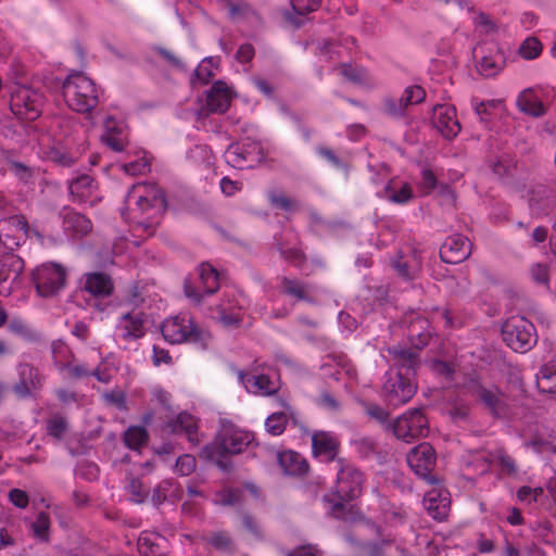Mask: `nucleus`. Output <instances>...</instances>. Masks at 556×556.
<instances>
[{
	"label": "nucleus",
	"instance_id": "dca6fc26",
	"mask_svg": "<svg viewBox=\"0 0 556 556\" xmlns=\"http://www.w3.org/2000/svg\"><path fill=\"white\" fill-rule=\"evenodd\" d=\"M476 395L494 418L503 419L508 417L510 408L506 395L497 388L488 389L479 386L476 390Z\"/></svg>",
	"mask_w": 556,
	"mask_h": 556
},
{
	"label": "nucleus",
	"instance_id": "de8ad7c7",
	"mask_svg": "<svg viewBox=\"0 0 556 556\" xmlns=\"http://www.w3.org/2000/svg\"><path fill=\"white\" fill-rule=\"evenodd\" d=\"M291 5L294 13L303 17L318 9L319 0H291Z\"/></svg>",
	"mask_w": 556,
	"mask_h": 556
},
{
	"label": "nucleus",
	"instance_id": "39448f33",
	"mask_svg": "<svg viewBox=\"0 0 556 556\" xmlns=\"http://www.w3.org/2000/svg\"><path fill=\"white\" fill-rule=\"evenodd\" d=\"M66 278V268L53 262L43 263L30 273L37 293L43 298L56 295L65 287Z\"/></svg>",
	"mask_w": 556,
	"mask_h": 556
},
{
	"label": "nucleus",
	"instance_id": "8fccbe9b",
	"mask_svg": "<svg viewBox=\"0 0 556 556\" xmlns=\"http://www.w3.org/2000/svg\"><path fill=\"white\" fill-rule=\"evenodd\" d=\"M50 159L55 164H59L64 167H70L76 162V156L67 151H63L61 149H53L50 152Z\"/></svg>",
	"mask_w": 556,
	"mask_h": 556
},
{
	"label": "nucleus",
	"instance_id": "c756f323",
	"mask_svg": "<svg viewBox=\"0 0 556 556\" xmlns=\"http://www.w3.org/2000/svg\"><path fill=\"white\" fill-rule=\"evenodd\" d=\"M281 292L286 295L293 296L298 301L313 303L314 300L308 293V286L298 279L282 277Z\"/></svg>",
	"mask_w": 556,
	"mask_h": 556
},
{
	"label": "nucleus",
	"instance_id": "c85d7f7f",
	"mask_svg": "<svg viewBox=\"0 0 556 556\" xmlns=\"http://www.w3.org/2000/svg\"><path fill=\"white\" fill-rule=\"evenodd\" d=\"M424 505L428 514L438 521H443L448 515L450 503L435 492H429L424 497Z\"/></svg>",
	"mask_w": 556,
	"mask_h": 556
},
{
	"label": "nucleus",
	"instance_id": "c03bdc74",
	"mask_svg": "<svg viewBox=\"0 0 556 556\" xmlns=\"http://www.w3.org/2000/svg\"><path fill=\"white\" fill-rule=\"evenodd\" d=\"M50 528V518L48 514L41 511L37 515L36 520L31 523V530L36 538L41 541H48Z\"/></svg>",
	"mask_w": 556,
	"mask_h": 556
},
{
	"label": "nucleus",
	"instance_id": "603ef678",
	"mask_svg": "<svg viewBox=\"0 0 556 556\" xmlns=\"http://www.w3.org/2000/svg\"><path fill=\"white\" fill-rule=\"evenodd\" d=\"M8 163L10 165V169L21 181L25 184L29 181L33 172L28 166H26L24 163L12 160H8Z\"/></svg>",
	"mask_w": 556,
	"mask_h": 556
},
{
	"label": "nucleus",
	"instance_id": "a19ab883",
	"mask_svg": "<svg viewBox=\"0 0 556 556\" xmlns=\"http://www.w3.org/2000/svg\"><path fill=\"white\" fill-rule=\"evenodd\" d=\"M287 422L288 417L285 413H274L267 417L265 427L270 434L280 435L286 430Z\"/></svg>",
	"mask_w": 556,
	"mask_h": 556
},
{
	"label": "nucleus",
	"instance_id": "09e8293b",
	"mask_svg": "<svg viewBox=\"0 0 556 556\" xmlns=\"http://www.w3.org/2000/svg\"><path fill=\"white\" fill-rule=\"evenodd\" d=\"M391 188L388 185L386 187V192L388 193V199L397 204H404L408 202L413 198L412 188L408 185H404L399 191L391 192Z\"/></svg>",
	"mask_w": 556,
	"mask_h": 556
},
{
	"label": "nucleus",
	"instance_id": "f03ea898",
	"mask_svg": "<svg viewBox=\"0 0 556 556\" xmlns=\"http://www.w3.org/2000/svg\"><path fill=\"white\" fill-rule=\"evenodd\" d=\"M253 439L252 433L236 428L229 420L222 419L220 429L214 440L201 448L199 456L204 460L214 462L220 470L230 472L233 465L229 456L242 453Z\"/></svg>",
	"mask_w": 556,
	"mask_h": 556
},
{
	"label": "nucleus",
	"instance_id": "f704fd0d",
	"mask_svg": "<svg viewBox=\"0 0 556 556\" xmlns=\"http://www.w3.org/2000/svg\"><path fill=\"white\" fill-rule=\"evenodd\" d=\"M123 440L128 448L139 451L141 447L148 444L149 433L146 428L141 426H130L124 432Z\"/></svg>",
	"mask_w": 556,
	"mask_h": 556
},
{
	"label": "nucleus",
	"instance_id": "5701e85b",
	"mask_svg": "<svg viewBox=\"0 0 556 556\" xmlns=\"http://www.w3.org/2000/svg\"><path fill=\"white\" fill-rule=\"evenodd\" d=\"M113 281L104 273H89L86 275L84 289L93 296H108L113 292Z\"/></svg>",
	"mask_w": 556,
	"mask_h": 556
},
{
	"label": "nucleus",
	"instance_id": "20e7f679",
	"mask_svg": "<svg viewBox=\"0 0 556 556\" xmlns=\"http://www.w3.org/2000/svg\"><path fill=\"white\" fill-rule=\"evenodd\" d=\"M502 337L507 346L519 353L530 351L538 341L534 325L519 315L511 316L503 323Z\"/></svg>",
	"mask_w": 556,
	"mask_h": 556
},
{
	"label": "nucleus",
	"instance_id": "9b49d317",
	"mask_svg": "<svg viewBox=\"0 0 556 556\" xmlns=\"http://www.w3.org/2000/svg\"><path fill=\"white\" fill-rule=\"evenodd\" d=\"M401 326L407 331V339L417 351L429 344L432 338V330L427 318L420 314L410 312L401 320Z\"/></svg>",
	"mask_w": 556,
	"mask_h": 556
},
{
	"label": "nucleus",
	"instance_id": "680f3d73",
	"mask_svg": "<svg viewBox=\"0 0 556 556\" xmlns=\"http://www.w3.org/2000/svg\"><path fill=\"white\" fill-rule=\"evenodd\" d=\"M155 51L164 59L166 60L173 67L178 70H185V64L181 62L180 59H178L173 52L169 50L157 47L155 48Z\"/></svg>",
	"mask_w": 556,
	"mask_h": 556
},
{
	"label": "nucleus",
	"instance_id": "69168bd1",
	"mask_svg": "<svg viewBox=\"0 0 556 556\" xmlns=\"http://www.w3.org/2000/svg\"><path fill=\"white\" fill-rule=\"evenodd\" d=\"M10 501L18 508H25L28 505L26 492L20 489H13L9 493Z\"/></svg>",
	"mask_w": 556,
	"mask_h": 556
},
{
	"label": "nucleus",
	"instance_id": "e2e57ef3",
	"mask_svg": "<svg viewBox=\"0 0 556 556\" xmlns=\"http://www.w3.org/2000/svg\"><path fill=\"white\" fill-rule=\"evenodd\" d=\"M341 74L352 83H361L363 80L362 71L350 64L341 65Z\"/></svg>",
	"mask_w": 556,
	"mask_h": 556
},
{
	"label": "nucleus",
	"instance_id": "338daca9",
	"mask_svg": "<svg viewBox=\"0 0 556 556\" xmlns=\"http://www.w3.org/2000/svg\"><path fill=\"white\" fill-rule=\"evenodd\" d=\"M531 275L533 279L539 283H547L548 282V270L545 265L535 264L531 269Z\"/></svg>",
	"mask_w": 556,
	"mask_h": 556
},
{
	"label": "nucleus",
	"instance_id": "b1692460",
	"mask_svg": "<svg viewBox=\"0 0 556 556\" xmlns=\"http://www.w3.org/2000/svg\"><path fill=\"white\" fill-rule=\"evenodd\" d=\"M137 205L142 212L151 208L155 215H161L167 207L165 192L160 188H152L147 195L138 198Z\"/></svg>",
	"mask_w": 556,
	"mask_h": 556
},
{
	"label": "nucleus",
	"instance_id": "37998d69",
	"mask_svg": "<svg viewBox=\"0 0 556 556\" xmlns=\"http://www.w3.org/2000/svg\"><path fill=\"white\" fill-rule=\"evenodd\" d=\"M126 489L131 496V501L136 504H142L148 498L149 492L138 478L131 477Z\"/></svg>",
	"mask_w": 556,
	"mask_h": 556
},
{
	"label": "nucleus",
	"instance_id": "2f4dec72",
	"mask_svg": "<svg viewBox=\"0 0 556 556\" xmlns=\"http://www.w3.org/2000/svg\"><path fill=\"white\" fill-rule=\"evenodd\" d=\"M199 277L205 295H212L218 291L219 274L210 263L204 262L199 266Z\"/></svg>",
	"mask_w": 556,
	"mask_h": 556
},
{
	"label": "nucleus",
	"instance_id": "864d4df0",
	"mask_svg": "<svg viewBox=\"0 0 556 556\" xmlns=\"http://www.w3.org/2000/svg\"><path fill=\"white\" fill-rule=\"evenodd\" d=\"M365 410L367 415L377 420L380 424H386L389 419V413L382 408L381 406L372 403H365L364 404Z\"/></svg>",
	"mask_w": 556,
	"mask_h": 556
},
{
	"label": "nucleus",
	"instance_id": "7ed1b4c3",
	"mask_svg": "<svg viewBox=\"0 0 556 556\" xmlns=\"http://www.w3.org/2000/svg\"><path fill=\"white\" fill-rule=\"evenodd\" d=\"M62 88L66 102L76 112L88 113L98 104L93 81L81 73L71 74Z\"/></svg>",
	"mask_w": 556,
	"mask_h": 556
},
{
	"label": "nucleus",
	"instance_id": "5fc2aeb1",
	"mask_svg": "<svg viewBox=\"0 0 556 556\" xmlns=\"http://www.w3.org/2000/svg\"><path fill=\"white\" fill-rule=\"evenodd\" d=\"M317 153L324 157L325 160H327L330 164H332L336 168H339V169H344V170H348L349 169V166L343 162L341 161L336 154L334 152L327 148V147H318L317 148Z\"/></svg>",
	"mask_w": 556,
	"mask_h": 556
},
{
	"label": "nucleus",
	"instance_id": "aec40b11",
	"mask_svg": "<svg viewBox=\"0 0 556 556\" xmlns=\"http://www.w3.org/2000/svg\"><path fill=\"white\" fill-rule=\"evenodd\" d=\"M25 263L14 253H5L0 256V285L8 281L15 282L23 273Z\"/></svg>",
	"mask_w": 556,
	"mask_h": 556
},
{
	"label": "nucleus",
	"instance_id": "bf43d9fd",
	"mask_svg": "<svg viewBox=\"0 0 556 556\" xmlns=\"http://www.w3.org/2000/svg\"><path fill=\"white\" fill-rule=\"evenodd\" d=\"M184 293L197 305L202 302L203 294L199 292L189 278H186L184 281Z\"/></svg>",
	"mask_w": 556,
	"mask_h": 556
},
{
	"label": "nucleus",
	"instance_id": "6ab92c4d",
	"mask_svg": "<svg viewBox=\"0 0 556 556\" xmlns=\"http://www.w3.org/2000/svg\"><path fill=\"white\" fill-rule=\"evenodd\" d=\"M167 428L173 433H185L192 445L200 443L198 421L194 416L187 412L179 413L175 419L168 421Z\"/></svg>",
	"mask_w": 556,
	"mask_h": 556
},
{
	"label": "nucleus",
	"instance_id": "052dcab7",
	"mask_svg": "<svg viewBox=\"0 0 556 556\" xmlns=\"http://www.w3.org/2000/svg\"><path fill=\"white\" fill-rule=\"evenodd\" d=\"M357 451L363 457H369L376 452V443L370 438H363L356 442Z\"/></svg>",
	"mask_w": 556,
	"mask_h": 556
},
{
	"label": "nucleus",
	"instance_id": "774afa93",
	"mask_svg": "<svg viewBox=\"0 0 556 556\" xmlns=\"http://www.w3.org/2000/svg\"><path fill=\"white\" fill-rule=\"evenodd\" d=\"M242 523H243V527L245 528V530L249 531L250 533H252L254 536H256V538L262 536L260 527H258L257 522L255 521V519L251 515L244 514L242 517Z\"/></svg>",
	"mask_w": 556,
	"mask_h": 556
},
{
	"label": "nucleus",
	"instance_id": "f8f14e48",
	"mask_svg": "<svg viewBox=\"0 0 556 556\" xmlns=\"http://www.w3.org/2000/svg\"><path fill=\"white\" fill-rule=\"evenodd\" d=\"M231 102V91L223 80H217L206 92L205 105L198 111V117H207L210 114L225 113Z\"/></svg>",
	"mask_w": 556,
	"mask_h": 556
},
{
	"label": "nucleus",
	"instance_id": "4c0bfd02",
	"mask_svg": "<svg viewBox=\"0 0 556 556\" xmlns=\"http://www.w3.org/2000/svg\"><path fill=\"white\" fill-rule=\"evenodd\" d=\"M382 112L393 118H403L406 116L407 109L401 98L388 97L382 102Z\"/></svg>",
	"mask_w": 556,
	"mask_h": 556
},
{
	"label": "nucleus",
	"instance_id": "c9c22d12",
	"mask_svg": "<svg viewBox=\"0 0 556 556\" xmlns=\"http://www.w3.org/2000/svg\"><path fill=\"white\" fill-rule=\"evenodd\" d=\"M207 544L214 547L217 552L231 554L235 552L233 540L226 531L211 532L204 536Z\"/></svg>",
	"mask_w": 556,
	"mask_h": 556
},
{
	"label": "nucleus",
	"instance_id": "4be33fe9",
	"mask_svg": "<svg viewBox=\"0 0 556 556\" xmlns=\"http://www.w3.org/2000/svg\"><path fill=\"white\" fill-rule=\"evenodd\" d=\"M278 463L283 472L290 476H303L308 471V463L299 453L285 451L278 454Z\"/></svg>",
	"mask_w": 556,
	"mask_h": 556
},
{
	"label": "nucleus",
	"instance_id": "79ce46f5",
	"mask_svg": "<svg viewBox=\"0 0 556 556\" xmlns=\"http://www.w3.org/2000/svg\"><path fill=\"white\" fill-rule=\"evenodd\" d=\"M174 486L173 480L161 481L152 492L151 502L154 507L159 508L165 501L168 500L170 490Z\"/></svg>",
	"mask_w": 556,
	"mask_h": 556
},
{
	"label": "nucleus",
	"instance_id": "4468645a",
	"mask_svg": "<svg viewBox=\"0 0 556 556\" xmlns=\"http://www.w3.org/2000/svg\"><path fill=\"white\" fill-rule=\"evenodd\" d=\"M473 58L478 72L486 78L497 75L504 65V55L495 46L491 48L477 46L473 49Z\"/></svg>",
	"mask_w": 556,
	"mask_h": 556
},
{
	"label": "nucleus",
	"instance_id": "a18cd8bd",
	"mask_svg": "<svg viewBox=\"0 0 556 556\" xmlns=\"http://www.w3.org/2000/svg\"><path fill=\"white\" fill-rule=\"evenodd\" d=\"M542 43L534 37L527 38L519 48L520 55L526 60H533L540 55Z\"/></svg>",
	"mask_w": 556,
	"mask_h": 556
},
{
	"label": "nucleus",
	"instance_id": "423d86ee",
	"mask_svg": "<svg viewBox=\"0 0 556 556\" xmlns=\"http://www.w3.org/2000/svg\"><path fill=\"white\" fill-rule=\"evenodd\" d=\"M392 430L397 439L412 442L428 435V419L420 408H410L396 418L392 424Z\"/></svg>",
	"mask_w": 556,
	"mask_h": 556
},
{
	"label": "nucleus",
	"instance_id": "2eb2a0df",
	"mask_svg": "<svg viewBox=\"0 0 556 556\" xmlns=\"http://www.w3.org/2000/svg\"><path fill=\"white\" fill-rule=\"evenodd\" d=\"M471 243L463 235L456 233L445 239L440 248V257L447 264H459L471 254Z\"/></svg>",
	"mask_w": 556,
	"mask_h": 556
},
{
	"label": "nucleus",
	"instance_id": "49530a36",
	"mask_svg": "<svg viewBox=\"0 0 556 556\" xmlns=\"http://www.w3.org/2000/svg\"><path fill=\"white\" fill-rule=\"evenodd\" d=\"M47 430L51 437L61 440L67 431V421L61 416H54L48 421Z\"/></svg>",
	"mask_w": 556,
	"mask_h": 556
},
{
	"label": "nucleus",
	"instance_id": "72a5a7b5",
	"mask_svg": "<svg viewBox=\"0 0 556 556\" xmlns=\"http://www.w3.org/2000/svg\"><path fill=\"white\" fill-rule=\"evenodd\" d=\"M114 119L109 117L105 121L106 134L101 136V140L113 151L122 152L126 144V138L121 130H117L114 125Z\"/></svg>",
	"mask_w": 556,
	"mask_h": 556
},
{
	"label": "nucleus",
	"instance_id": "0e129e2a",
	"mask_svg": "<svg viewBox=\"0 0 556 556\" xmlns=\"http://www.w3.org/2000/svg\"><path fill=\"white\" fill-rule=\"evenodd\" d=\"M254 54V47L251 43H243L239 47L236 53V59L241 63H248L252 61Z\"/></svg>",
	"mask_w": 556,
	"mask_h": 556
},
{
	"label": "nucleus",
	"instance_id": "6e6552de",
	"mask_svg": "<svg viewBox=\"0 0 556 556\" xmlns=\"http://www.w3.org/2000/svg\"><path fill=\"white\" fill-rule=\"evenodd\" d=\"M387 379L382 387V396L386 403L391 407H399L407 403L417 391L415 381L408 377L387 372Z\"/></svg>",
	"mask_w": 556,
	"mask_h": 556
},
{
	"label": "nucleus",
	"instance_id": "6e6d98bb",
	"mask_svg": "<svg viewBox=\"0 0 556 556\" xmlns=\"http://www.w3.org/2000/svg\"><path fill=\"white\" fill-rule=\"evenodd\" d=\"M270 203L273 206L289 212L295 206V202L283 194H271Z\"/></svg>",
	"mask_w": 556,
	"mask_h": 556
},
{
	"label": "nucleus",
	"instance_id": "9d476101",
	"mask_svg": "<svg viewBox=\"0 0 556 556\" xmlns=\"http://www.w3.org/2000/svg\"><path fill=\"white\" fill-rule=\"evenodd\" d=\"M163 338L172 343L178 344L185 341L198 342L201 339L200 330L187 317L176 316L166 319L161 327Z\"/></svg>",
	"mask_w": 556,
	"mask_h": 556
},
{
	"label": "nucleus",
	"instance_id": "7c9ffc66",
	"mask_svg": "<svg viewBox=\"0 0 556 556\" xmlns=\"http://www.w3.org/2000/svg\"><path fill=\"white\" fill-rule=\"evenodd\" d=\"M273 247L285 261L296 267H301L306 262L304 252L298 248H287V243L282 240L281 236H274Z\"/></svg>",
	"mask_w": 556,
	"mask_h": 556
},
{
	"label": "nucleus",
	"instance_id": "f257e3e1",
	"mask_svg": "<svg viewBox=\"0 0 556 556\" xmlns=\"http://www.w3.org/2000/svg\"><path fill=\"white\" fill-rule=\"evenodd\" d=\"M364 475L351 462L345 458L337 459V479L334 484V498L328 495L324 501L330 504L332 517L350 521L352 520L353 506L350 502L359 497L363 492Z\"/></svg>",
	"mask_w": 556,
	"mask_h": 556
},
{
	"label": "nucleus",
	"instance_id": "1a4fd4ad",
	"mask_svg": "<svg viewBox=\"0 0 556 556\" xmlns=\"http://www.w3.org/2000/svg\"><path fill=\"white\" fill-rule=\"evenodd\" d=\"M407 463L418 477L430 484L438 483V479L431 473L435 466V452L429 443L415 446L407 454Z\"/></svg>",
	"mask_w": 556,
	"mask_h": 556
},
{
	"label": "nucleus",
	"instance_id": "ddd939ff",
	"mask_svg": "<svg viewBox=\"0 0 556 556\" xmlns=\"http://www.w3.org/2000/svg\"><path fill=\"white\" fill-rule=\"evenodd\" d=\"M389 355L392 357L393 367L396 369L394 375H401L403 378L408 377L415 381L421 362L418 352L413 348L393 346L388 349Z\"/></svg>",
	"mask_w": 556,
	"mask_h": 556
},
{
	"label": "nucleus",
	"instance_id": "f3484780",
	"mask_svg": "<svg viewBox=\"0 0 556 556\" xmlns=\"http://www.w3.org/2000/svg\"><path fill=\"white\" fill-rule=\"evenodd\" d=\"M339 440L330 432L316 431L312 435V451L316 457H324L328 463L336 462L339 458Z\"/></svg>",
	"mask_w": 556,
	"mask_h": 556
},
{
	"label": "nucleus",
	"instance_id": "ea45409f",
	"mask_svg": "<svg viewBox=\"0 0 556 556\" xmlns=\"http://www.w3.org/2000/svg\"><path fill=\"white\" fill-rule=\"evenodd\" d=\"M400 98L404 103L405 108L408 109L410 105L421 103L426 99V91L420 86H409L405 88Z\"/></svg>",
	"mask_w": 556,
	"mask_h": 556
},
{
	"label": "nucleus",
	"instance_id": "e433bc0d",
	"mask_svg": "<svg viewBox=\"0 0 556 556\" xmlns=\"http://www.w3.org/2000/svg\"><path fill=\"white\" fill-rule=\"evenodd\" d=\"M20 375L22 377L21 382L14 386V390L18 395L27 396L30 394V386L28 380L31 384H34L33 377L36 376V370L30 365H22L20 367Z\"/></svg>",
	"mask_w": 556,
	"mask_h": 556
},
{
	"label": "nucleus",
	"instance_id": "4d7b16f0",
	"mask_svg": "<svg viewBox=\"0 0 556 556\" xmlns=\"http://www.w3.org/2000/svg\"><path fill=\"white\" fill-rule=\"evenodd\" d=\"M496 459H497V464L501 467L502 471H504L508 475L516 473L517 469H516V464H515V460L513 457H510L509 455H507L504 452H498Z\"/></svg>",
	"mask_w": 556,
	"mask_h": 556
},
{
	"label": "nucleus",
	"instance_id": "3c124183",
	"mask_svg": "<svg viewBox=\"0 0 556 556\" xmlns=\"http://www.w3.org/2000/svg\"><path fill=\"white\" fill-rule=\"evenodd\" d=\"M195 458L189 454L179 456L176 460V471L181 476H188L195 469Z\"/></svg>",
	"mask_w": 556,
	"mask_h": 556
},
{
	"label": "nucleus",
	"instance_id": "bb28decb",
	"mask_svg": "<svg viewBox=\"0 0 556 556\" xmlns=\"http://www.w3.org/2000/svg\"><path fill=\"white\" fill-rule=\"evenodd\" d=\"M97 188V184L89 175H81L73 179L68 185L73 201L86 202Z\"/></svg>",
	"mask_w": 556,
	"mask_h": 556
},
{
	"label": "nucleus",
	"instance_id": "0eeeda50",
	"mask_svg": "<svg viewBox=\"0 0 556 556\" xmlns=\"http://www.w3.org/2000/svg\"><path fill=\"white\" fill-rule=\"evenodd\" d=\"M42 103V94L27 86L18 85L11 92L10 108L21 118L34 121L39 117Z\"/></svg>",
	"mask_w": 556,
	"mask_h": 556
},
{
	"label": "nucleus",
	"instance_id": "a878e982",
	"mask_svg": "<svg viewBox=\"0 0 556 556\" xmlns=\"http://www.w3.org/2000/svg\"><path fill=\"white\" fill-rule=\"evenodd\" d=\"M240 379L249 392L270 395L276 392L274 383L266 375L240 374Z\"/></svg>",
	"mask_w": 556,
	"mask_h": 556
},
{
	"label": "nucleus",
	"instance_id": "393cba45",
	"mask_svg": "<svg viewBox=\"0 0 556 556\" xmlns=\"http://www.w3.org/2000/svg\"><path fill=\"white\" fill-rule=\"evenodd\" d=\"M63 224L66 231H71L73 236L83 237L91 230V222L83 214L64 210Z\"/></svg>",
	"mask_w": 556,
	"mask_h": 556
},
{
	"label": "nucleus",
	"instance_id": "58836bf2",
	"mask_svg": "<svg viewBox=\"0 0 556 556\" xmlns=\"http://www.w3.org/2000/svg\"><path fill=\"white\" fill-rule=\"evenodd\" d=\"M138 551L141 556H161L160 545L153 540L152 535L140 534L138 538Z\"/></svg>",
	"mask_w": 556,
	"mask_h": 556
},
{
	"label": "nucleus",
	"instance_id": "a211bd4d",
	"mask_svg": "<svg viewBox=\"0 0 556 556\" xmlns=\"http://www.w3.org/2000/svg\"><path fill=\"white\" fill-rule=\"evenodd\" d=\"M433 125L446 138L453 139L460 131V124L452 109L437 105L433 109Z\"/></svg>",
	"mask_w": 556,
	"mask_h": 556
},
{
	"label": "nucleus",
	"instance_id": "cd10ccee",
	"mask_svg": "<svg viewBox=\"0 0 556 556\" xmlns=\"http://www.w3.org/2000/svg\"><path fill=\"white\" fill-rule=\"evenodd\" d=\"M517 106L522 113L532 117H541L546 112L544 104L531 89H527L518 96Z\"/></svg>",
	"mask_w": 556,
	"mask_h": 556
},
{
	"label": "nucleus",
	"instance_id": "473e14b6",
	"mask_svg": "<svg viewBox=\"0 0 556 556\" xmlns=\"http://www.w3.org/2000/svg\"><path fill=\"white\" fill-rule=\"evenodd\" d=\"M538 388L542 393L556 394V364H545L536 375Z\"/></svg>",
	"mask_w": 556,
	"mask_h": 556
},
{
	"label": "nucleus",
	"instance_id": "412c9836",
	"mask_svg": "<svg viewBox=\"0 0 556 556\" xmlns=\"http://www.w3.org/2000/svg\"><path fill=\"white\" fill-rule=\"evenodd\" d=\"M124 321L123 339L137 340L146 334L144 324L148 321V315L142 312L126 313L122 316Z\"/></svg>",
	"mask_w": 556,
	"mask_h": 556
},
{
	"label": "nucleus",
	"instance_id": "13d9d810",
	"mask_svg": "<svg viewBox=\"0 0 556 556\" xmlns=\"http://www.w3.org/2000/svg\"><path fill=\"white\" fill-rule=\"evenodd\" d=\"M228 154L231 162L237 166H241L242 162L247 160V151L244 147L240 144H231Z\"/></svg>",
	"mask_w": 556,
	"mask_h": 556
}]
</instances>
